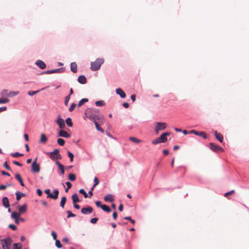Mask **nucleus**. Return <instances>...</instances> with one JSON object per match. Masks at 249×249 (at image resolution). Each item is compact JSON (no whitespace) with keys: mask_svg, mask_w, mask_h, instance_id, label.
I'll list each match as a JSON object with an SVG mask.
<instances>
[{"mask_svg":"<svg viewBox=\"0 0 249 249\" xmlns=\"http://www.w3.org/2000/svg\"><path fill=\"white\" fill-rule=\"evenodd\" d=\"M85 115L93 122L97 120L103 123L104 121V117L99 111L95 108H88L85 111Z\"/></svg>","mask_w":249,"mask_h":249,"instance_id":"nucleus-1","label":"nucleus"},{"mask_svg":"<svg viewBox=\"0 0 249 249\" xmlns=\"http://www.w3.org/2000/svg\"><path fill=\"white\" fill-rule=\"evenodd\" d=\"M103 63V59L97 58L94 62H91L90 69L92 71H96L100 68L101 65Z\"/></svg>","mask_w":249,"mask_h":249,"instance_id":"nucleus-2","label":"nucleus"},{"mask_svg":"<svg viewBox=\"0 0 249 249\" xmlns=\"http://www.w3.org/2000/svg\"><path fill=\"white\" fill-rule=\"evenodd\" d=\"M48 154L50 155V157L52 160H60L62 159V157L59 154V150L58 149H55L53 152Z\"/></svg>","mask_w":249,"mask_h":249,"instance_id":"nucleus-3","label":"nucleus"},{"mask_svg":"<svg viewBox=\"0 0 249 249\" xmlns=\"http://www.w3.org/2000/svg\"><path fill=\"white\" fill-rule=\"evenodd\" d=\"M1 242L3 249H10L13 240L10 237H8L2 240Z\"/></svg>","mask_w":249,"mask_h":249,"instance_id":"nucleus-4","label":"nucleus"},{"mask_svg":"<svg viewBox=\"0 0 249 249\" xmlns=\"http://www.w3.org/2000/svg\"><path fill=\"white\" fill-rule=\"evenodd\" d=\"M31 171L34 173H38L40 171V166L37 163V159L33 161L31 165Z\"/></svg>","mask_w":249,"mask_h":249,"instance_id":"nucleus-5","label":"nucleus"},{"mask_svg":"<svg viewBox=\"0 0 249 249\" xmlns=\"http://www.w3.org/2000/svg\"><path fill=\"white\" fill-rule=\"evenodd\" d=\"M166 127V126L165 123H157L155 127V132L157 134H158L160 130H164Z\"/></svg>","mask_w":249,"mask_h":249,"instance_id":"nucleus-6","label":"nucleus"},{"mask_svg":"<svg viewBox=\"0 0 249 249\" xmlns=\"http://www.w3.org/2000/svg\"><path fill=\"white\" fill-rule=\"evenodd\" d=\"M209 147L212 151L214 152H217L218 151H224L222 147L213 142H211L210 143Z\"/></svg>","mask_w":249,"mask_h":249,"instance_id":"nucleus-7","label":"nucleus"},{"mask_svg":"<svg viewBox=\"0 0 249 249\" xmlns=\"http://www.w3.org/2000/svg\"><path fill=\"white\" fill-rule=\"evenodd\" d=\"M56 123L57 124L59 125V127L61 129L64 128L65 127V122L64 120L61 118V116L60 115H58L57 116V119L56 121Z\"/></svg>","mask_w":249,"mask_h":249,"instance_id":"nucleus-8","label":"nucleus"},{"mask_svg":"<svg viewBox=\"0 0 249 249\" xmlns=\"http://www.w3.org/2000/svg\"><path fill=\"white\" fill-rule=\"evenodd\" d=\"M93 209L91 207L89 206L87 207L83 208L81 209V212L84 214H88L91 213L93 212Z\"/></svg>","mask_w":249,"mask_h":249,"instance_id":"nucleus-9","label":"nucleus"},{"mask_svg":"<svg viewBox=\"0 0 249 249\" xmlns=\"http://www.w3.org/2000/svg\"><path fill=\"white\" fill-rule=\"evenodd\" d=\"M190 133H193V134H195L196 135L202 137L204 139H206L207 138V135H206V133L205 132H202V131L198 132V131H196L195 130H192L190 131Z\"/></svg>","mask_w":249,"mask_h":249,"instance_id":"nucleus-10","label":"nucleus"},{"mask_svg":"<svg viewBox=\"0 0 249 249\" xmlns=\"http://www.w3.org/2000/svg\"><path fill=\"white\" fill-rule=\"evenodd\" d=\"M53 194L51 193L50 195H49V198H51L53 199L56 200L58 198V195H59V191L57 190H54L53 192Z\"/></svg>","mask_w":249,"mask_h":249,"instance_id":"nucleus-11","label":"nucleus"},{"mask_svg":"<svg viewBox=\"0 0 249 249\" xmlns=\"http://www.w3.org/2000/svg\"><path fill=\"white\" fill-rule=\"evenodd\" d=\"M170 133L168 132H164L159 137L161 143H164L167 141V136H169Z\"/></svg>","mask_w":249,"mask_h":249,"instance_id":"nucleus-12","label":"nucleus"},{"mask_svg":"<svg viewBox=\"0 0 249 249\" xmlns=\"http://www.w3.org/2000/svg\"><path fill=\"white\" fill-rule=\"evenodd\" d=\"M58 135L59 136L64 138H69L70 137V135L64 130H60Z\"/></svg>","mask_w":249,"mask_h":249,"instance_id":"nucleus-13","label":"nucleus"},{"mask_svg":"<svg viewBox=\"0 0 249 249\" xmlns=\"http://www.w3.org/2000/svg\"><path fill=\"white\" fill-rule=\"evenodd\" d=\"M78 81L81 84H85L87 83V78L84 75H80L78 78Z\"/></svg>","mask_w":249,"mask_h":249,"instance_id":"nucleus-14","label":"nucleus"},{"mask_svg":"<svg viewBox=\"0 0 249 249\" xmlns=\"http://www.w3.org/2000/svg\"><path fill=\"white\" fill-rule=\"evenodd\" d=\"M116 92L117 94L119 95L122 98L125 97L126 94L125 92L120 88L116 89Z\"/></svg>","mask_w":249,"mask_h":249,"instance_id":"nucleus-15","label":"nucleus"},{"mask_svg":"<svg viewBox=\"0 0 249 249\" xmlns=\"http://www.w3.org/2000/svg\"><path fill=\"white\" fill-rule=\"evenodd\" d=\"M104 200L106 202H113L114 201L113 196L108 194L104 197Z\"/></svg>","mask_w":249,"mask_h":249,"instance_id":"nucleus-16","label":"nucleus"},{"mask_svg":"<svg viewBox=\"0 0 249 249\" xmlns=\"http://www.w3.org/2000/svg\"><path fill=\"white\" fill-rule=\"evenodd\" d=\"M36 64L37 66H38L40 69H44L46 67L45 63L41 60H38L36 61Z\"/></svg>","mask_w":249,"mask_h":249,"instance_id":"nucleus-17","label":"nucleus"},{"mask_svg":"<svg viewBox=\"0 0 249 249\" xmlns=\"http://www.w3.org/2000/svg\"><path fill=\"white\" fill-rule=\"evenodd\" d=\"M214 135L215 138L220 142H222L223 140V137L220 133L217 132L216 131L214 132Z\"/></svg>","mask_w":249,"mask_h":249,"instance_id":"nucleus-18","label":"nucleus"},{"mask_svg":"<svg viewBox=\"0 0 249 249\" xmlns=\"http://www.w3.org/2000/svg\"><path fill=\"white\" fill-rule=\"evenodd\" d=\"M18 211L20 214L25 213L27 211V205L24 204L22 206L19 207Z\"/></svg>","mask_w":249,"mask_h":249,"instance_id":"nucleus-19","label":"nucleus"},{"mask_svg":"<svg viewBox=\"0 0 249 249\" xmlns=\"http://www.w3.org/2000/svg\"><path fill=\"white\" fill-rule=\"evenodd\" d=\"M2 204L3 206L6 208L10 207L9 199L7 197H4L2 198Z\"/></svg>","mask_w":249,"mask_h":249,"instance_id":"nucleus-20","label":"nucleus"},{"mask_svg":"<svg viewBox=\"0 0 249 249\" xmlns=\"http://www.w3.org/2000/svg\"><path fill=\"white\" fill-rule=\"evenodd\" d=\"M55 163L60 170L62 175H64L65 173L64 166L58 161H56Z\"/></svg>","mask_w":249,"mask_h":249,"instance_id":"nucleus-21","label":"nucleus"},{"mask_svg":"<svg viewBox=\"0 0 249 249\" xmlns=\"http://www.w3.org/2000/svg\"><path fill=\"white\" fill-rule=\"evenodd\" d=\"M77 66L75 62H72L71 64V70L73 72L76 73L77 72Z\"/></svg>","mask_w":249,"mask_h":249,"instance_id":"nucleus-22","label":"nucleus"},{"mask_svg":"<svg viewBox=\"0 0 249 249\" xmlns=\"http://www.w3.org/2000/svg\"><path fill=\"white\" fill-rule=\"evenodd\" d=\"M16 178L19 182L21 186H24V184L23 182V181L20 176V175L19 174H17L15 176Z\"/></svg>","mask_w":249,"mask_h":249,"instance_id":"nucleus-23","label":"nucleus"},{"mask_svg":"<svg viewBox=\"0 0 249 249\" xmlns=\"http://www.w3.org/2000/svg\"><path fill=\"white\" fill-rule=\"evenodd\" d=\"M16 199L18 201L19 200L21 199V196H25V194L23 193H21L17 191L16 193Z\"/></svg>","mask_w":249,"mask_h":249,"instance_id":"nucleus-24","label":"nucleus"},{"mask_svg":"<svg viewBox=\"0 0 249 249\" xmlns=\"http://www.w3.org/2000/svg\"><path fill=\"white\" fill-rule=\"evenodd\" d=\"M72 200L73 203H76V202H79V199L77 194H74L72 196Z\"/></svg>","mask_w":249,"mask_h":249,"instance_id":"nucleus-25","label":"nucleus"},{"mask_svg":"<svg viewBox=\"0 0 249 249\" xmlns=\"http://www.w3.org/2000/svg\"><path fill=\"white\" fill-rule=\"evenodd\" d=\"M47 141V138L45 134H42L41 135L40 142V143H45Z\"/></svg>","mask_w":249,"mask_h":249,"instance_id":"nucleus-26","label":"nucleus"},{"mask_svg":"<svg viewBox=\"0 0 249 249\" xmlns=\"http://www.w3.org/2000/svg\"><path fill=\"white\" fill-rule=\"evenodd\" d=\"M61 70V69H54V70H50V71H46V74H51V73H57V72H59Z\"/></svg>","mask_w":249,"mask_h":249,"instance_id":"nucleus-27","label":"nucleus"},{"mask_svg":"<svg viewBox=\"0 0 249 249\" xmlns=\"http://www.w3.org/2000/svg\"><path fill=\"white\" fill-rule=\"evenodd\" d=\"M129 140L131 141V142H135V143H139L141 142L142 141L141 140L137 139L136 137H130L129 138Z\"/></svg>","mask_w":249,"mask_h":249,"instance_id":"nucleus-28","label":"nucleus"},{"mask_svg":"<svg viewBox=\"0 0 249 249\" xmlns=\"http://www.w3.org/2000/svg\"><path fill=\"white\" fill-rule=\"evenodd\" d=\"M94 123L95 124V127H96V128L97 129V130L100 131L102 133H104V129L101 127L100 126L99 124L97 122V121L94 122Z\"/></svg>","mask_w":249,"mask_h":249,"instance_id":"nucleus-29","label":"nucleus"},{"mask_svg":"<svg viewBox=\"0 0 249 249\" xmlns=\"http://www.w3.org/2000/svg\"><path fill=\"white\" fill-rule=\"evenodd\" d=\"M101 208H102V209L103 211H105V212H106L109 213V212H111V209H110V208L108 206H107V205H105V204L102 205V207H101Z\"/></svg>","mask_w":249,"mask_h":249,"instance_id":"nucleus-30","label":"nucleus"},{"mask_svg":"<svg viewBox=\"0 0 249 249\" xmlns=\"http://www.w3.org/2000/svg\"><path fill=\"white\" fill-rule=\"evenodd\" d=\"M66 200H67V198L66 196H63L61 198L60 205V206L62 208H64V207L65 204L66 202Z\"/></svg>","mask_w":249,"mask_h":249,"instance_id":"nucleus-31","label":"nucleus"},{"mask_svg":"<svg viewBox=\"0 0 249 249\" xmlns=\"http://www.w3.org/2000/svg\"><path fill=\"white\" fill-rule=\"evenodd\" d=\"M88 101L89 100L87 98H83L81 99L78 104V107H80L82 106L84 103L88 102Z\"/></svg>","mask_w":249,"mask_h":249,"instance_id":"nucleus-32","label":"nucleus"},{"mask_svg":"<svg viewBox=\"0 0 249 249\" xmlns=\"http://www.w3.org/2000/svg\"><path fill=\"white\" fill-rule=\"evenodd\" d=\"M19 94L18 91H9L8 97H12L15 96Z\"/></svg>","mask_w":249,"mask_h":249,"instance_id":"nucleus-33","label":"nucleus"},{"mask_svg":"<svg viewBox=\"0 0 249 249\" xmlns=\"http://www.w3.org/2000/svg\"><path fill=\"white\" fill-rule=\"evenodd\" d=\"M20 214L19 213H18L17 212H15L12 213L11 216L13 219H17L19 218Z\"/></svg>","mask_w":249,"mask_h":249,"instance_id":"nucleus-34","label":"nucleus"},{"mask_svg":"<svg viewBox=\"0 0 249 249\" xmlns=\"http://www.w3.org/2000/svg\"><path fill=\"white\" fill-rule=\"evenodd\" d=\"M66 124L70 127H71L73 125L72 122L71 121V120L70 118H68L66 120Z\"/></svg>","mask_w":249,"mask_h":249,"instance_id":"nucleus-35","label":"nucleus"},{"mask_svg":"<svg viewBox=\"0 0 249 249\" xmlns=\"http://www.w3.org/2000/svg\"><path fill=\"white\" fill-rule=\"evenodd\" d=\"M9 90L8 89H3L1 91V96H8V97Z\"/></svg>","mask_w":249,"mask_h":249,"instance_id":"nucleus-36","label":"nucleus"},{"mask_svg":"<svg viewBox=\"0 0 249 249\" xmlns=\"http://www.w3.org/2000/svg\"><path fill=\"white\" fill-rule=\"evenodd\" d=\"M45 88H43L41 89V90L44 89ZM40 91V90H36V91H29L28 92V94L30 96H33L34 94L39 92Z\"/></svg>","mask_w":249,"mask_h":249,"instance_id":"nucleus-37","label":"nucleus"},{"mask_svg":"<svg viewBox=\"0 0 249 249\" xmlns=\"http://www.w3.org/2000/svg\"><path fill=\"white\" fill-rule=\"evenodd\" d=\"M69 179L72 181H74L76 179L75 175L72 173L70 174L69 175Z\"/></svg>","mask_w":249,"mask_h":249,"instance_id":"nucleus-38","label":"nucleus"},{"mask_svg":"<svg viewBox=\"0 0 249 249\" xmlns=\"http://www.w3.org/2000/svg\"><path fill=\"white\" fill-rule=\"evenodd\" d=\"M57 143L61 146H63L65 144V141L61 138H59L57 141Z\"/></svg>","mask_w":249,"mask_h":249,"instance_id":"nucleus-39","label":"nucleus"},{"mask_svg":"<svg viewBox=\"0 0 249 249\" xmlns=\"http://www.w3.org/2000/svg\"><path fill=\"white\" fill-rule=\"evenodd\" d=\"M9 102V100L7 98H0V104H5V103H7Z\"/></svg>","mask_w":249,"mask_h":249,"instance_id":"nucleus-40","label":"nucleus"},{"mask_svg":"<svg viewBox=\"0 0 249 249\" xmlns=\"http://www.w3.org/2000/svg\"><path fill=\"white\" fill-rule=\"evenodd\" d=\"M79 193L84 195L85 198H87L88 197L87 193L83 189H81L79 190Z\"/></svg>","mask_w":249,"mask_h":249,"instance_id":"nucleus-41","label":"nucleus"},{"mask_svg":"<svg viewBox=\"0 0 249 249\" xmlns=\"http://www.w3.org/2000/svg\"><path fill=\"white\" fill-rule=\"evenodd\" d=\"M67 153H68V156L70 158V161L71 162H72L73 160V158H74L73 154L70 151H68Z\"/></svg>","mask_w":249,"mask_h":249,"instance_id":"nucleus-42","label":"nucleus"},{"mask_svg":"<svg viewBox=\"0 0 249 249\" xmlns=\"http://www.w3.org/2000/svg\"><path fill=\"white\" fill-rule=\"evenodd\" d=\"M11 156L13 157H14V158H17V157H19V156H23V154H20V153H19L18 152H16L15 153H11Z\"/></svg>","mask_w":249,"mask_h":249,"instance_id":"nucleus-43","label":"nucleus"},{"mask_svg":"<svg viewBox=\"0 0 249 249\" xmlns=\"http://www.w3.org/2000/svg\"><path fill=\"white\" fill-rule=\"evenodd\" d=\"M161 142L159 137L157 138V139H156L152 141V143L153 144H157L158 143H161Z\"/></svg>","mask_w":249,"mask_h":249,"instance_id":"nucleus-44","label":"nucleus"},{"mask_svg":"<svg viewBox=\"0 0 249 249\" xmlns=\"http://www.w3.org/2000/svg\"><path fill=\"white\" fill-rule=\"evenodd\" d=\"M95 104L97 106H102L105 105V103L103 101H98L95 102Z\"/></svg>","mask_w":249,"mask_h":249,"instance_id":"nucleus-45","label":"nucleus"},{"mask_svg":"<svg viewBox=\"0 0 249 249\" xmlns=\"http://www.w3.org/2000/svg\"><path fill=\"white\" fill-rule=\"evenodd\" d=\"M13 246V249H17L18 248H20V249H21L22 247V245L20 243H15L14 244Z\"/></svg>","mask_w":249,"mask_h":249,"instance_id":"nucleus-46","label":"nucleus"},{"mask_svg":"<svg viewBox=\"0 0 249 249\" xmlns=\"http://www.w3.org/2000/svg\"><path fill=\"white\" fill-rule=\"evenodd\" d=\"M76 106V105L75 103H72L69 108V111L70 112L72 111L75 108Z\"/></svg>","mask_w":249,"mask_h":249,"instance_id":"nucleus-47","label":"nucleus"},{"mask_svg":"<svg viewBox=\"0 0 249 249\" xmlns=\"http://www.w3.org/2000/svg\"><path fill=\"white\" fill-rule=\"evenodd\" d=\"M67 213H68L67 218H70L71 217H75V214L72 213L70 211H67Z\"/></svg>","mask_w":249,"mask_h":249,"instance_id":"nucleus-48","label":"nucleus"},{"mask_svg":"<svg viewBox=\"0 0 249 249\" xmlns=\"http://www.w3.org/2000/svg\"><path fill=\"white\" fill-rule=\"evenodd\" d=\"M94 184L93 186V187H95L96 186L98 185V184L99 183V180L98 178L97 177H95L94 178Z\"/></svg>","mask_w":249,"mask_h":249,"instance_id":"nucleus-49","label":"nucleus"},{"mask_svg":"<svg viewBox=\"0 0 249 249\" xmlns=\"http://www.w3.org/2000/svg\"><path fill=\"white\" fill-rule=\"evenodd\" d=\"M55 246L58 248H61L62 247V245L60 242L59 240H55Z\"/></svg>","mask_w":249,"mask_h":249,"instance_id":"nucleus-50","label":"nucleus"},{"mask_svg":"<svg viewBox=\"0 0 249 249\" xmlns=\"http://www.w3.org/2000/svg\"><path fill=\"white\" fill-rule=\"evenodd\" d=\"M70 95H68L67 96H66L65 97V101H64V104H65V105H66V106H68V102L70 100Z\"/></svg>","mask_w":249,"mask_h":249,"instance_id":"nucleus-51","label":"nucleus"},{"mask_svg":"<svg viewBox=\"0 0 249 249\" xmlns=\"http://www.w3.org/2000/svg\"><path fill=\"white\" fill-rule=\"evenodd\" d=\"M98 220V218L97 217H95V218H91L90 220V222L92 224H95L97 223Z\"/></svg>","mask_w":249,"mask_h":249,"instance_id":"nucleus-52","label":"nucleus"},{"mask_svg":"<svg viewBox=\"0 0 249 249\" xmlns=\"http://www.w3.org/2000/svg\"><path fill=\"white\" fill-rule=\"evenodd\" d=\"M51 234L53 237V239L55 240H57V234L54 231H52Z\"/></svg>","mask_w":249,"mask_h":249,"instance_id":"nucleus-53","label":"nucleus"},{"mask_svg":"<svg viewBox=\"0 0 249 249\" xmlns=\"http://www.w3.org/2000/svg\"><path fill=\"white\" fill-rule=\"evenodd\" d=\"M8 227L14 231H15L17 229V227L13 224H10L9 225Z\"/></svg>","mask_w":249,"mask_h":249,"instance_id":"nucleus-54","label":"nucleus"},{"mask_svg":"<svg viewBox=\"0 0 249 249\" xmlns=\"http://www.w3.org/2000/svg\"><path fill=\"white\" fill-rule=\"evenodd\" d=\"M3 166L8 170H10V166L8 165L7 161H5L3 164Z\"/></svg>","mask_w":249,"mask_h":249,"instance_id":"nucleus-55","label":"nucleus"},{"mask_svg":"<svg viewBox=\"0 0 249 249\" xmlns=\"http://www.w3.org/2000/svg\"><path fill=\"white\" fill-rule=\"evenodd\" d=\"M95 204L98 207H102L101 202L100 201H97L95 202Z\"/></svg>","mask_w":249,"mask_h":249,"instance_id":"nucleus-56","label":"nucleus"},{"mask_svg":"<svg viewBox=\"0 0 249 249\" xmlns=\"http://www.w3.org/2000/svg\"><path fill=\"white\" fill-rule=\"evenodd\" d=\"M44 193L48 195L47 197L49 198V195L51 194V191L50 189H46L44 191Z\"/></svg>","mask_w":249,"mask_h":249,"instance_id":"nucleus-57","label":"nucleus"},{"mask_svg":"<svg viewBox=\"0 0 249 249\" xmlns=\"http://www.w3.org/2000/svg\"><path fill=\"white\" fill-rule=\"evenodd\" d=\"M234 190H231V191H230L229 192H227V193H225L224 196H227L228 195L234 193Z\"/></svg>","mask_w":249,"mask_h":249,"instance_id":"nucleus-58","label":"nucleus"},{"mask_svg":"<svg viewBox=\"0 0 249 249\" xmlns=\"http://www.w3.org/2000/svg\"><path fill=\"white\" fill-rule=\"evenodd\" d=\"M13 164H14L16 165H18V166H22V165L20 163H19V162H18L17 161H13Z\"/></svg>","mask_w":249,"mask_h":249,"instance_id":"nucleus-59","label":"nucleus"},{"mask_svg":"<svg viewBox=\"0 0 249 249\" xmlns=\"http://www.w3.org/2000/svg\"><path fill=\"white\" fill-rule=\"evenodd\" d=\"M94 188V187L92 186L89 192V195L90 197L93 196L92 191L93 190Z\"/></svg>","mask_w":249,"mask_h":249,"instance_id":"nucleus-60","label":"nucleus"},{"mask_svg":"<svg viewBox=\"0 0 249 249\" xmlns=\"http://www.w3.org/2000/svg\"><path fill=\"white\" fill-rule=\"evenodd\" d=\"M131 99L132 100V101L134 102L136 100V95L135 94H132L131 95Z\"/></svg>","mask_w":249,"mask_h":249,"instance_id":"nucleus-61","label":"nucleus"},{"mask_svg":"<svg viewBox=\"0 0 249 249\" xmlns=\"http://www.w3.org/2000/svg\"><path fill=\"white\" fill-rule=\"evenodd\" d=\"M66 185L67 186V188L70 189L71 187V183L70 182H69V181L66 182Z\"/></svg>","mask_w":249,"mask_h":249,"instance_id":"nucleus-62","label":"nucleus"},{"mask_svg":"<svg viewBox=\"0 0 249 249\" xmlns=\"http://www.w3.org/2000/svg\"><path fill=\"white\" fill-rule=\"evenodd\" d=\"M7 185H1L0 186V190H4L7 188Z\"/></svg>","mask_w":249,"mask_h":249,"instance_id":"nucleus-63","label":"nucleus"},{"mask_svg":"<svg viewBox=\"0 0 249 249\" xmlns=\"http://www.w3.org/2000/svg\"><path fill=\"white\" fill-rule=\"evenodd\" d=\"M36 192H37V195H38L39 196H41L42 195V191H41V190L40 189H38L37 190V191H36Z\"/></svg>","mask_w":249,"mask_h":249,"instance_id":"nucleus-64","label":"nucleus"}]
</instances>
